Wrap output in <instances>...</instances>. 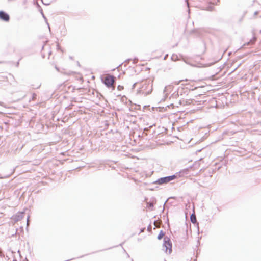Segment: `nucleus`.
<instances>
[{
    "label": "nucleus",
    "instance_id": "1",
    "mask_svg": "<svg viewBox=\"0 0 261 261\" xmlns=\"http://www.w3.org/2000/svg\"><path fill=\"white\" fill-rule=\"evenodd\" d=\"M153 88L152 82L146 81L142 83L141 87L138 90V93L147 95L152 92Z\"/></svg>",
    "mask_w": 261,
    "mask_h": 261
},
{
    "label": "nucleus",
    "instance_id": "2",
    "mask_svg": "<svg viewBox=\"0 0 261 261\" xmlns=\"http://www.w3.org/2000/svg\"><path fill=\"white\" fill-rule=\"evenodd\" d=\"M116 78L113 75H109L101 78L102 83L108 88L115 89L113 86V83L115 82Z\"/></svg>",
    "mask_w": 261,
    "mask_h": 261
},
{
    "label": "nucleus",
    "instance_id": "3",
    "mask_svg": "<svg viewBox=\"0 0 261 261\" xmlns=\"http://www.w3.org/2000/svg\"><path fill=\"white\" fill-rule=\"evenodd\" d=\"M163 247V250L166 253L170 254L172 253V244L170 238L166 236L164 237Z\"/></svg>",
    "mask_w": 261,
    "mask_h": 261
},
{
    "label": "nucleus",
    "instance_id": "4",
    "mask_svg": "<svg viewBox=\"0 0 261 261\" xmlns=\"http://www.w3.org/2000/svg\"><path fill=\"white\" fill-rule=\"evenodd\" d=\"M190 87V85L188 84L185 87H179L177 89L179 95L181 96L188 95L190 90L193 91L198 88L197 87H195L194 88L191 89Z\"/></svg>",
    "mask_w": 261,
    "mask_h": 261
},
{
    "label": "nucleus",
    "instance_id": "5",
    "mask_svg": "<svg viewBox=\"0 0 261 261\" xmlns=\"http://www.w3.org/2000/svg\"><path fill=\"white\" fill-rule=\"evenodd\" d=\"M193 165L190 166L188 168H186L184 169L181 170L180 171L176 172V174L178 178L186 175L189 174V169L192 168Z\"/></svg>",
    "mask_w": 261,
    "mask_h": 261
},
{
    "label": "nucleus",
    "instance_id": "6",
    "mask_svg": "<svg viewBox=\"0 0 261 261\" xmlns=\"http://www.w3.org/2000/svg\"><path fill=\"white\" fill-rule=\"evenodd\" d=\"M0 20L5 21L8 22L10 20L9 15L3 10L0 11Z\"/></svg>",
    "mask_w": 261,
    "mask_h": 261
},
{
    "label": "nucleus",
    "instance_id": "7",
    "mask_svg": "<svg viewBox=\"0 0 261 261\" xmlns=\"http://www.w3.org/2000/svg\"><path fill=\"white\" fill-rule=\"evenodd\" d=\"M153 183L154 184L160 185L167 184L165 177H160V178H158L156 180L154 181Z\"/></svg>",
    "mask_w": 261,
    "mask_h": 261
},
{
    "label": "nucleus",
    "instance_id": "8",
    "mask_svg": "<svg viewBox=\"0 0 261 261\" xmlns=\"http://www.w3.org/2000/svg\"><path fill=\"white\" fill-rule=\"evenodd\" d=\"M24 215V213L23 212L18 213L13 216V219L15 222L19 221L23 218Z\"/></svg>",
    "mask_w": 261,
    "mask_h": 261
},
{
    "label": "nucleus",
    "instance_id": "9",
    "mask_svg": "<svg viewBox=\"0 0 261 261\" xmlns=\"http://www.w3.org/2000/svg\"><path fill=\"white\" fill-rule=\"evenodd\" d=\"M165 177H166V180H167V184L171 181H172L174 179L178 178L176 173L172 175L167 176Z\"/></svg>",
    "mask_w": 261,
    "mask_h": 261
},
{
    "label": "nucleus",
    "instance_id": "10",
    "mask_svg": "<svg viewBox=\"0 0 261 261\" xmlns=\"http://www.w3.org/2000/svg\"><path fill=\"white\" fill-rule=\"evenodd\" d=\"M256 41V37L254 35H253L252 38L250 40V41L249 42H248L247 43H246V44L247 45L254 44L255 43Z\"/></svg>",
    "mask_w": 261,
    "mask_h": 261
},
{
    "label": "nucleus",
    "instance_id": "11",
    "mask_svg": "<svg viewBox=\"0 0 261 261\" xmlns=\"http://www.w3.org/2000/svg\"><path fill=\"white\" fill-rule=\"evenodd\" d=\"M165 232L163 230H161L159 234L157 236V239L159 240H161L165 236Z\"/></svg>",
    "mask_w": 261,
    "mask_h": 261
},
{
    "label": "nucleus",
    "instance_id": "12",
    "mask_svg": "<svg viewBox=\"0 0 261 261\" xmlns=\"http://www.w3.org/2000/svg\"><path fill=\"white\" fill-rule=\"evenodd\" d=\"M171 88H172V87L170 85L165 86V88L164 89V93L165 94L166 97H167V94H168L167 92H168V91Z\"/></svg>",
    "mask_w": 261,
    "mask_h": 261
},
{
    "label": "nucleus",
    "instance_id": "13",
    "mask_svg": "<svg viewBox=\"0 0 261 261\" xmlns=\"http://www.w3.org/2000/svg\"><path fill=\"white\" fill-rule=\"evenodd\" d=\"M179 96V93L178 92V90L175 91L171 96L170 98H176L177 97Z\"/></svg>",
    "mask_w": 261,
    "mask_h": 261
},
{
    "label": "nucleus",
    "instance_id": "14",
    "mask_svg": "<svg viewBox=\"0 0 261 261\" xmlns=\"http://www.w3.org/2000/svg\"><path fill=\"white\" fill-rule=\"evenodd\" d=\"M190 220L192 223H194L196 222V218L194 214H192L190 216Z\"/></svg>",
    "mask_w": 261,
    "mask_h": 261
},
{
    "label": "nucleus",
    "instance_id": "15",
    "mask_svg": "<svg viewBox=\"0 0 261 261\" xmlns=\"http://www.w3.org/2000/svg\"><path fill=\"white\" fill-rule=\"evenodd\" d=\"M55 69L58 71V72H60L61 73H63V74H67L66 72H63V71H61L60 70V68L57 67V66H55Z\"/></svg>",
    "mask_w": 261,
    "mask_h": 261
},
{
    "label": "nucleus",
    "instance_id": "16",
    "mask_svg": "<svg viewBox=\"0 0 261 261\" xmlns=\"http://www.w3.org/2000/svg\"><path fill=\"white\" fill-rule=\"evenodd\" d=\"M154 207V204L153 203H149L148 204V207L149 208V209H151V210L153 209Z\"/></svg>",
    "mask_w": 261,
    "mask_h": 261
},
{
    "label": "nucleus",
    "instance_id": "17",
    "mask_svg": "<svg viewBox=\"0 0 261 261\" xmlns=\"http://www.w3.org/2000/svg\"><path fill=\"white\" fill-rule=\"evenodd\" d=\"M34 5H35L36 6L38 9L41 8V7L39 4V3L35 1V0L34 1Z\"/></svg>",
    "mask_w": 261,
    "mask_h": 261
},
{
    "label": "nucleus",
    "instance_id": "18",
    "mask_svg": "<svg viewBox=\"0 0 261 261\" xmlns=\"http://www.w3.org/2000/svg\"><path fill=\"white\" fill-rule=\"evenodd\" d=\"M37 95L36 93H34L32 94V99L35 100L37 99Z\"/></svg>",
    "mask_w": 261,
    "mask_h": 261
},
{
    "label": "nucleus",
    "instance_id": "19",
    "mask_svg": "<svg viewBox=\"0 0 261 261\" xmlns=\"http://www.w3.org/2000/svg\"><path fill=\"white\" fill-rule=\"evenodd\" d=\"M175 198H176V197H170L169 198H168L166 200V202H165V203H164V205H165L166 203V202H167L168 201H169V200H170V199H175ZM164 206H165V205H164Z\"/></svg>",
    "mask_w": 261,
    "mask_h": 261
},
{
    "label": "nucleus",
    "instance_id": "20",
    "mask_svg": "<svg viewBox=\"0 0 261 261\" xmlns=\"http://www.w3.org/2000/svg\"><path fill=\"white\" fill-rule=\"evenodd\" d=\"M117 89L118 90H122L123 89V86L121 85H118L117 86Z\"/></svg>",
    "mask_w": 261,
    "mask_h": 261
},
{
    "label": "nucleus",
    "instance_id": "21",
    "mask_svg": "<svg viewBox=\"0 0 261 261\" xmlns=\"http://www.w3.org/2000/svg\"><path fill=\"white\" fill-rule=\"evenodd\" d=\"M44 19V20H45V22H46V24L48 25V27L49 30V31H50V27H49V23H48V21H47V18H45V19Z\"/></svg>",
    "mask_w": 261,
    "mask_h": 261
},
{
    "label": "nucleus",
    "instance_id": "22",
    "mask_svg": "<svg viewBox=\"0 0 261 261\" xmlns=\"http://www.w3.org/2000/svg\"><path fill=\"white\" fill-rule=\"evenodd\" d=\"M122 65V63L120 64L119 66H118L117 67H116L115 68H114L112 70V71H114L115 69H117L119 70V67Z\"/></svg>",
    "mask_w": 261,
    "mask_h": 261
},
{
    "label": "nucleus",
    "instance_id": "23",
    "mask_svg": "<svg viewBox=\"0 0 261 261\" xmlns=\"http://www.w3.org/2000/svg\"><path fill=\"white\" fill-rule=\"evenodd\" d=\"M38 10L40 12V13H41V15H43L44 13H43V11L42 8L38 9Z\"/></svg>",
    "mask_w": 261,
    "mask_h": 261
},
{
    "label": "nucleus",
    "instance_id": "24",
    "mask_svg": "<svg viewBox=\"0 0 261 261\" xmlns=\"http://www.w3.org/2000/svg\"><path fill=\"white\" fill-rule=\"evenodd\" d=\"M153 125H154V124H153V125H151V126H150L149 127L145 128L144 129V131H148V130L149 129V128H150V127H151L152 126H153Z\"/></svg>",
    "mask_w": 261,
    "mask_h": 261
},
{
    "label": "nucleus",
    "instance_id": "25",
    "mask_svg": "<svg viewBox=\"0 0 261 261\" xmlns=\"http://www.w3.org/2000/svg\"><path fill=\"white\" fill-rule=\"evenodd\" d=\"M247 12V11H244V12L243 14V16H242V18L241 19V20H241L243 18V17H244L245 16V15L246 14Z\"/></svg>",
    "mask_w": 261,
    "mask_h": 261
},
{
    "label": "nucleus",
    "instance_id": "26",
    "mask_svg": "<svg viewBox=\"0 0 261 261\" xmlns=\"http://www.w3.org/2000/svg\"><path fill=\"white\" fill-rule=\"evenodd\" d=\"M0 257H4V254L2 252V250H1V252H0Z\"/></svg>",
    "mask_w": 261,
    "mask_h": 261
},
{
    "label": "nucleus",
    "instance_id": "27",
    "mask_svg": "<svg viewBox=\"0 0 261 261\" xmlns=\"http://www.w3.org/2000/svg\"><path fill=\"white\" fill-rule=\"evenodd\" d=\"M258 13H259V11H255V12H254V16H256V15H258Z\"/></svg>",
    "mask_w": 261,
    "mask_h": 261
},
{
    "label": "nucleus",
    "instance_id": "28",
    "mask_svg": "<svg viewBox=\"0 0 261 261\" xmlns=\"http://www.w3.org/2000/svg\"><path fill=\"white\" fill-rule=\"evenodd\" d=\"M42 3L44 5H46V6H48L50 4V3H45L43 2V1L42 2Z\"/></svg>",
    "mask_w": 261,
    "mask_h": 261
},
{
    "label": "nucleus",
    "instance_id": "29",
    "mask_svg": "<svg viewBox=\"0 0 261 261\" xmlns=\"http://www.w3.org/2000/svg\"><path fill=\"white\" fill-rule=\"evenodd\" d=\"M19 65V60L16 63V66L18 67Z\"/></svg>",
    "mask_w": 261,
    "mask_h": 261
},
{
    "label": "nucleus",
    "instance_id": "30",
    "mask_svg": "<svg viewBox=\"0 0 261 261\" xmlns=\"http://www.w3.org/2000/svg\"><path fill=\"white\" fill-rule=\"evenodd\" d=\"M168 204H169L170 205H172V201L168 202Z\"/></svg>",
    "mask_w": 261,
    "mask_h": 261
},
{
    "label": "nucleus",
    "instance_id": "31",
    "mask_svg": "<svg viewBox=\"0 0 261 261\" xmlns=\"http://www.w3.org/2000/svg\"><path fill=\"white\" fill-rule=\"evenodd\" d=\"M57 49H59L60 48V46L59 44L57 45Z\"/></svg>",
    "mask_w": 261,
    "mask_h": 261
},
{
    "label": "nucleus",
    "instance_id": "32",
    "mask_svg": "<svg viewBox=\"0 0 261 261\" xmlns=\"http://www.w3.org/2000/svg\"><path fill=\"white\" fill-rule=\"evenodd\" d=\"M124 252H126V254H127V257H129V254H128L126 252V251H125L124 249Z\"/></svg>",
    "mask_w": 261,
    "mask_h": 261
},
{
    "label": "nucleus",
    "instance_id": "33",
    "mask_svg": "<svg viewBox=\"0 0 261 261\" xmlns=\"http://www.w3.org/2000/svg\"><path fill=\"white\" fill-rule=\"evenodd\" d=\"M42 17H43L44 19H45V18H46V17H45V16L44 15V14H43V15H42Z\"/></svg>",
    "mask_w": 261,
    "mask_h": 261
},
{
    "label": "nucleus",
    "instance_id": "34",
    "mask_svg": "<svg viewBox=\"0 0 261 261\" xmlns=\"http://www.w3.org/2000/svg\"><path fill=\"white\" fill-rule=\"evenodd\" d=\"M136 84V83L134 84V85H133V88H134Z\"/></svg>",
    "mask_w": 261,
    "mask_h": 261
},
{
    "label": "nucleus",
    "instance_id": "35",
    "mask_svg": "<svg viewBox=\"0 0 261 261\" xmlns=\"http://www.w3.org/2000/svg\"><path fill=\"white\" fill-rule=\"evenodd\" d=\"M179 103L180 105H181L182 104V101L181 100H179Z\"/></svg>",
    "mask_w": 261,
    "mask_h": 261
},
{
    "label": "nucleus",
    "instance_id": "36",
    "mask_svg": "<svg viewBox=\"0 0 261 261\" xmlns=\"http://www.w3.org/2000/svg\"><path fill=\"white\" fill-rule=\"evenodd\" d=\"M163 129H164L165 131L167 130V128H166L163 127Z\"/></svg>",
    "mask_w": 261,
    "mask_h": 261
},
{
    "label": "nucleus",
    "instance_id": "37",
    "mask_svg": "<svg viewBox=\"0 0 261 261\" xmlns=\"http://www.w3.org/2000/svg\"><path fill=\"white\" fill-rule=\"evenodd\" d=\"M130 60H131V59H127V60H125V62H127V61H130Z\"/></svg>",
    "mask_w": 261,
    "mask_h": 261
},
{
    "label": "nucleus",
    "instance_id": "38",
    "mask_svg": "<svg viewBox=\"0 0 261 261\" xmlns=\"http://www.w3.org/2000/svg\"><path fill=\"white\" fill-rule=\"evenodd\" d=\"M143 229H141V231H140V233L142 232H143Z\"/></svg>",
    "mask_w": 261,
    "mask_h": 261
},
{
    "label": "nucleus",
    "instance_id": "39",
    "mask_svg": "<svg viewBox=\"0 0 261 261\" xmlns=\"http://www.w3.org/2000/svg\"><path fill=\"white\" fill-rule=\"evenodd\" d=\"M173 57H174V56H173H173L171 57V59H172V60H173Z\"/></svg>",
    "mask_w": 261,
    "mask_h": 261
},
{
    "label": "nucleus",
    "instance_id": "40",
    "mask_svg": "<svg viewBox=\"0 0 261 261\" xmlns=\"http://www.w3.org/2000/svg\"><path fill=\"white\" fill-rule=\"evenodd\" d=\"M28 220H29V216L27 218V224L28 223Z\"/></svg>",
    "mask_w": 261,
    "mask_h": 261
},
{
    "label": "nucleus",
    "instance_id": "41",
    "mask_svg": "<svg viewBox=\"0 0 261 261\" xmlns=\"http://www.w3.org/2000/svg\"><path fill=\"white\" fill-rule=\"evenodd\" d=\"M2 104H3V102H0V105L2 106Z\"/></svg>",
    "mask_w": 261,
    "mask_h": 261
},
{
    "label": "nucleus",
    "instance_id": "42",
    "mask_svg": "<svg viewBox=\"0 0 261 261\" xmlns=\"http://www.w3.org/2000/svg\"><path fill=\"white\" fill-rule=\"evenodd\" d=\"M43 48H44V45L42 46V49H43Z\"/></svg>",
    "mask_w": 261,
    "mask_h": 261
},
{
    "label": "nucleus",
    "instance_id": "43",
    "mask_svg": "<svg viewBox=\"0 0 261 261\" xmlns=\"http://www.w3.org/2000/svg\"><path fill=\"white\" fill-rule=\"evenodd\" d=\"M84 256V255H82V256H80L79 258H80V257H83Z\"/></svg>",
    "mask_w": 261,
    "mask_h": 261
},
{
    "label": "nucleus",
    "instance_id": "44",
    "mask_svg": "<svg viewBox=\"0 0 261 261\" xmlns=\"http://www.w3.org/2000/svg\"><path fill=\"white\" fill-rule=\"evenodd\" d=\"M3 63L2 61H0V64Z\"/></svg>",
    "mask_w": 261,
    "mask_h": 261
},
{
    "label": "nucleus",
    "instance_id": "45",
    "mask_svg": "<svg viewBox=\"0 0 261 261\" xmlns=\"http://www.w3.org/2000/svg\"><path fill=\"white\" fill-rule=\"evenodd\" d=\"M132 261H134V260L133 259H132Z\"/></svg>",
    "mask_w": 261,
    "mask_h": 261
},
{
    "label": "nucleus",
    "instance_id": "46",
    "mask_svg": "<svg viewBox=\"0 0 261 261\" xmlns=\"http://www.w3.org/2000/svg\"><path fill=\"white\" fill-rule=\"evenodd\" d=\"M25 259L27 260V261H29V260H28L27 259V258H25Z\"/></svg>",
    "mask_w": 261,
    "mask_h": 261
},
{
    "label": "nucleus",
    "instance_id": "47",
    "mask_svg": "<svg viewBox=\"0 0 261 261\" xmlns=\"http://www.w3.org/2000/svg\"><path fill=\"white\" fill-rule=\"evenodd\" d=\"M41 1L42 2H43V0H41Z\"/></svg>",
    "mask_w": 261,
    "mask_h": 261
},
{
    "label": "nucleus",
    "instance_id": "48",
    "mask_svg": "<svg viewBox=\"0 0 261 261\" xmlns=\"http://www.w3.org/2000/svg\"><path fill=\"white\" fill-rule=\"evenodd\" d=\"M13 261H16V260H13Z\"/></svg>",
    "mask_w": 261,
    "mask_h": 261
}]
</instances>
